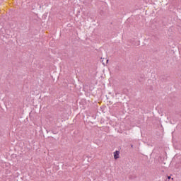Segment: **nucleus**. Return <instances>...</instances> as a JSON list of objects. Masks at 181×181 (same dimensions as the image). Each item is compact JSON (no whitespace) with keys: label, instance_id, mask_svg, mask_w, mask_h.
Wrapping results in <instances>:
<instances>
[{"label":"nucleus","instance_id":"1","mask_svg":"<svg viewBox=\"0 0 181 181\" xmlns=\"http://www.w3.org/2000/svg\"><path fill=\"white\" fill-rule=\"evenodd\" d=\"M138 81H139V83H142V82L145 81V75L140 74L138 78Z\"/></svg>","mask_w":181,"mask_h":181},{"label":"nucleus","instance_id":"2","mask_svg":"<svg viewBox=\"0 0 181 181\" xmlns=\"http://www.w3.org/2000/svg\"><path fill=\"white\" fill-rule=\"evenodd\" d=\"M114 158L115 160L119 159V151H116L114 152Z\"/></svg>","mask_w":181,"mask_h":181},{"label":"nucleus","instance_id":"3","mask_svg":"<svg viewBox=\"0 0 181 181\" xmlns=\"http://www.w3.org/2000/svg\"><path fill=\"white\" fill-rule=\"evenodd\" d=\"M165 78H166V77H165V76H160L161 80H163L164 81H166Z\"/></svg>","mask_w":181,"mask_h":181},{"label":"nucleus","instance_id":"4","mask_svg":"<svg viewBox=\"0 0 181 181\" xmlns=\"http://www.w3.org/2000/svg\"><path fill=\"white\" fill-rule=\"evenodd\" d=\"M171 178H172V177H171L170 176H168V180H170Z\"/></svg>","mask_w":181,"mask_h":181},{"label":"nucleus","instance_id":"5","mask_svg":"<svg viewBox=\"0 0 181 181\" xmlns=\"http://www.w3.org/2000/svg\"><path fill=\"white\" fill-rule=\"evenodd\" d=\"M131 148H134V145L131 144Z\"/></svg>","mask_w":181,"mask_h":181},{"label":"nucleus","instance_id":"6","mask_svg":"<svg viewBox=\"0 0 181 181\" xmlns=\"http://www.w3.org/2000/svg\"><path fill=\"white\" fill-rule=\"evenodd\" d=\"M52 132V134H56V133H54V132Z\"/></svg>","mask_w":181,"mask_h":181},{"label":"nucleus","instance_id":"7","mask_svg":"<svg viewBox=\"0 0 181 181\" xmlns=\"http://www.w3.org/2000/svg\"><path fill=\"white\" fill-rule=\"evenodd\" d=\"M106 62H107V63H108L109 60H108V59H107V61H106Z\"/></svg>","mask_w":181,"mask_h":181}]
</instances>
